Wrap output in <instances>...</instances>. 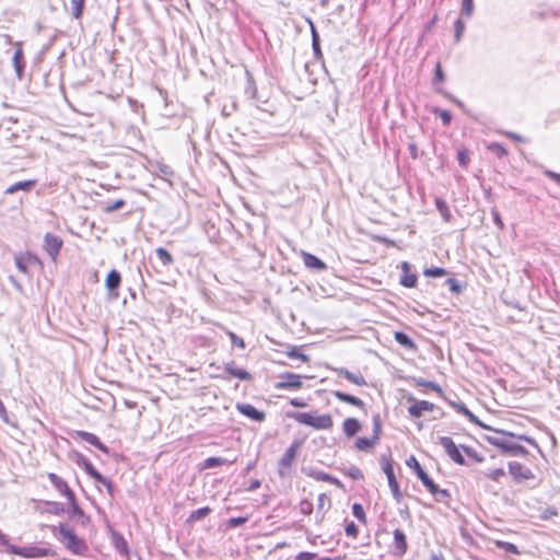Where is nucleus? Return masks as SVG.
I'll list each match as a JSON object with an SVG mask.
<instances>
[{"mask_svg": "<svg viewBox=\"0 0 560 560\" xmlns=\"http://www.w3.org/2000/svg\"><path fill=\"white\" fill-rule=\"evenodd\" d=\"M226 463H228V459H225L223 457H208L203 460L202 468L210 469V468L222 466Z\"/></svg>", "mask_w": 560, "mask_h": 560, "instance_id": "f704fd0d", "label": "nucleus"}, {"mask_svg": "<svg viewBox=\"0 0 560 560\" xmlns=\"http://www.w3.org/2000/svg\"><path fill=\"white\" fill-rule=\"evenodd\" d=\"M395 340L402 347L407 349H415L416 345L412 341V339L402 331H396L395 332Z\"/></svg>", "mask_w": 560, "mask_h": 560, "instance_id": "7c9ffc66", "label": "nucleus"}, {"mask_svg": "<svg viewBox=\"0 0 560 560\" xmlns=\"http://www.w3.org/2000/svg\"><path fill=\"white\" fill-rule=\"evenodd\" d=\"M94 480L96 482L102 483L106 488L107 493L109 494V497L114 498V495H115V486H114V483L112 482L110 479H108L107 477L103 476L100 472V478H94Z\"/></svg>", "mask_w": 560, "mask_h": 560, "instance_id": "4c0bfd02", "label": "nucleus"}, {"mask_svg": "<svg viewBox=\"0 0 560 560\" xmlns=\"http://www.w3.org/2000/svg\"><path fill=\"white\" fill-rule=\"evenodd\" d=\"M497 547L509 552V553H513V555H520V550L518 548L512 544V542H508V541H501V540H498L495 542Z\"/></svg>", "mask_w": 560, "mask_h": 560, "instance_id": "ea45409f", "label": "nucleus"}, {"mask_svg": "<svg viewBox=\"0 0 560 560\" xmlns=\"http://www.w3.org/2000/svg\"><path fill=\"white\" fill-rule=\"evenodd\" d=\"M446 284L448 285V289L451 292H453L455 294H459L462 292L463 288L455 278H448L446 280Z\"/></svg>", "mask_w": 560, "mask_h": 560, "instance_id": "3c124183", "label": "nucleus"}, {"mask_svg": "<svg viewBox=\"0 0 560 560\" xmlns=\"http://www.w3.org/2000/svg\"><path fill=\"white\" fill-rule=\"evenodd\" d=\"M381 464H382L383 471L385 472V475L387 477L388 486L390 488L393 497L396 499L397 502H399L401 499V493L399 490L398 481L395 477L392 459L383 455L381 457Z\"/></svg>", "mask_w": 560, "mask_h": 560, "instance_id": "423d86ee", "label": "nucleus"}, {"mask_svg": "<svg viewBox=\"0 0 560 560\" xmlns=\"http://www.w3.org/2000/svg\"><path fill=\"white\" fill-rule=\"evenodd\" d=\"M332 395L340 401L342 402H346V404H349V405H352V406H355L360 409H364L365 407V404L362 399L353 396V395H350V394H347L345 392H341V390H335L332 392Z\"/></svg>", "mask_w": 560, "mask_h": 560, "instance_id": "b1692460", "label": "nucleus"}, {"mask_svg": "<svg viewBox=\"0 0 560 560\" xmlns=\"http://www.w3.org/2000/svg\"><path fill=\"white\" fill-rule=\"evenodd\" d=\"M415 383L417 386L431 388L432 390L436 392L440 396L443 395L441 386L435 382L427 381L423 378H416Z\"/></svg>", "mask_w": 560, "mask_h": 560, "instance_id": "72a5a7b5", "label": "nucleus"}, {"mask_svg": "<svg viewBox=\"0 0 560 560\" xmlns=\"http://www.w3.org/2000/svg\"><path fill=\"white\" fill-rule=\"evenodd\" d=\"M237 377L241 381H250L253 378L252 374L244 369L236 368L234 361H230L224 365V373L219 375L218 377L229 381L230 377Z\"/></svg>", "mask_w": 560, "mask_h": 560, "instance_id": "4468645a", "label": "nucleus"}, {"mask_svg": "<svg viewBox=\"0 0 560 560\" xmlns=\"http://www.w3.org/2000/svg\"><path fill=\"white\" fill-rule=\"evenodd\" d=\"M300 512L304 515H310L313 511V503L308 500H302L299 504Z\"/></svg>", "mask_w": 560, "mask_h": 560, "instance_id": "5fc2aeb1", "label": "nucleus"}, {"mask_svg": "<svg viewBox=\"0 0 560 560\" xmlns=\"http://www.w3.org/2000/svg\"><path fill=\"white\" fill-rule=\"evenodd\" d=\"M288 416L296 420L299 423L312 427L316 430H328L334 425L332 418L328 413L314 416L310 412H292L288 413Z\"/></svg>", "mask_w": 560, "mask_h": 560, "instance_id": "7ed1b4c3", "label": "nucleus"}, {"mask_svg": "<svg viewBox=\"0 0 560 560\" xmlns=\"http://www.w3.org/2000/svg\"><path fill=\"white\" fill-rule=\"evenodd\" d=\"M247 522V517H242V516H238V517H231L228 522V525L231 527V528H235V527H238L243 524H245Z\"/></svg>", "mask_w": 560, "mask_h": 560, "instance_id": "e2e57ef3", "label": "nucleus"}, {"mask_svg": "<svg viewBox=\"0 0 560 560\" xmlns=\"http://www.w3.org/2000/svg\"><path fill=\"white\" fill-rule=\"evenodd\" d=\"M121 283V276L120 272L116 269H113L109 271V273L106 277L105 285L109 293H114V298L118 296V293L116 290L120 287Z\"/></svg>", "mask_w": 560, "mask_h": 560, "instance_id": "4be33fe9", "label": "nucleus"}, {"mask_svg": "<svg viewBox=\"0 0 560 560\" xmlns=\"http://www.w3.org/2000/svg\"><path fill=\"white\" fill-rule=\"evenodd\" d=\"M432 495L435 497L436 501L439 502H446L447 499L451 497L448 490L446 489H440V487L434 482V489L428 490Z\"/></svg>", "mask_w": 560, "mask_h": 560, "instance_id": "c9c22d12", "label": "nucleus"}, {"mask_svg": "<svg viewBox=\"0 0 560 560\" xmlns=\"http://www.w3.org/2000/svg\"><path fill=\"white\" fill-rule=\"evenodd\" d=\"M435 113L439 114L441 120H442V124L444 126H448L452 121V114L448 112V110H445V109H436Z\"/></svg>", "mask_w": 560, "mask_h": 560, "instance_id": "6e6d98bb", "label": "nucleus"}, {"mask_svg": "<svg viewBox=\"0 0 560 560\" xmlns=\"http://www.w3.org/2000/svg\"><path fill=\"white\" fill-rule=\"evenodd\" d=\"M394 535V553L396 556H404L406 552H407V549H408V542H407V538H406V535L405 533L399 529V528H396L393 533Z\"/></svg>", "mask_w": 560, "mask_h": 560, "instance_id": "6ab92c4d", "label": "nucleus"}, {"mask_svg": "<svg viewBox=\"0 0 560 560\" xmlns=\"http://www.w3.org/2000/svg\"><path fill=\"white\" fill-rule=\"evenodd\" d=\"M444 80H445V74L443 72L441 63L438 62L435 66L433 84H435L436 82H443Z\"/></svg>", "mask_w": 560, "mask_h": 560, "instance_id": "bf43d9fd", "label": "nucleus"}, {"mask_svg": "<svg viewBox=\"0 0 560 560\" xmlns=\"http://www.w3.org/2000/svg\"><path fill=\"white\" fill-rule=\"evenodd\" d=\"M303 472L318 481H326L331 485L341 486V482L334 476L315 468H303Z\"/></svg>", "mask_w": 560, "mask_h": 560, "instance_id": "a211bd4d", "label": "nucleus"}, {"mask_svg": "<svg viewBox=\"0 0 560 560\" xmlns=\"http://www.w3.org/2000/svg\"><path fill=\"white\" fill-rule=\"evenodd\" d=\"M63 245V241L60 236L46 233L44 236V249L48 254V256L51 258L52 261H56L57 256L60 253V249Z\"/></svg>", "mask_w": 560, "mask_h": 560, "instance_id": "0eeeda50", "label": "nucleus"}, {"mask_svg": "<svg viewBox=\"0 0 560 560\" xmlns=\"http://www.w3.org/2000/svg\"><path fill=\"white\" fill-rule=\"evenodd\" d=\"M126 205V201L124 199H118L114 201L113 203H106L103 208L105 212H113L120 208H122Z\"/></svg>", "mask_w": 560, "mask_h": 560, "instance_id": "09e8293b", "label": "nucleus"}, {"mask_svg": "<svg viewBox=\"0 0 560 560\" xmlns=\"http://www.w3.org/2000/svg\"><path fill=\"white\" fill-rule=\"evenodd\" d=\"M9 552L18 556H22L25 558H38L47 556L49 552V549L47 548H40L36 546H28V547H19V546H10Z\"/></svg>", "mask_w": 560, "mask_h": 560, "instance_id": "9b49d317", "label": "nucleus"}, {"mask_svg": "<svg viewBox=\"0 0 560 560\" xmlns=\"http://www.w3.org/2000/svg\"><path fill=\"white\" fill-rule=\"evenodd\" d=\"M460 447L467 454V456L474 458L476 462L481 463L483 460V457L480 456L475 450L465 445H462Z\"/></svg>", "mask_w": 560, "mask_h": 560, "instance_id": "13d9d810", "label": "nucleus"}, {"mask_svg": "<svg viewBox=\"0 0 560 560\" xmlns=\"http://www.w3.org/2000/svg\"><path fill=\"white\" fill-rule=\"evenodd\" d=\"M48 479L57 491L63 494L68 500H72L74 492L69 488L68 483L55 472L48 474Z\"/></svg>", "mask_w": 560, "mask_h": 560, "instance_id": "f3484780", "label": "nucleus"}, {"mask_svg": "<svg viewBox=\"0 0 560 560\" xmlns=\"http://www.w3.org/2000/svg\"><path fill=\"white\" fill-rule=\"evenodd\" d=\"M381 430H382L381 417H380V415H374L373 416V436L372 438L376 442L380 440Z\"/></svg>", "mask_w": 560, "mask_h": 560, "instance_id": "a18cd8bd", "label": "nucleus"}, {"mask_svg": "<svg viewBox=\"0 0 560 560\" xmlns=\"http://www.w3.org/2000/svg\"><path fill=\"white\" fill-rule=\"evenodd\" d=\"M317 557L314 552L302 551L296 555L295 560H314Z\"/></svg>", "mask_w": 560, "mask_h": 560, "instance_id": "338daca9", "label": "nucleus"}, {"mask_svg": "<svg viewBox=\"0 0 560 560\" xmlns=\"http://www.w3.org/2000/svg\"><path fill=\"white\" fill-rule=\"evenodd\" d=\"M509 472L516 482H522L524 480L534 478L532 469L518 462L509 463Z\"/></svg>", "mask_w": 560, "mask_h": 560, "instance_id": "ddd939ff", "label": "nucleus"}, {"mask_svg": "<svg viewBox=\"0 0 560 560\" xmlns=\"http://www.w3.org/2000/svg\"><path fill=\"white\" fill-rule=\"evenodd\" d=\"M236 409L241 415L254 421L262 422L266 419V413L264 411L258 410L250 404L238 402L236 404Z\"/></svg>", "mask_w": 560, "mask_h": 560, "instance_id": "2eb2a0df", "label": "nucleus"}, {"mask_svg": "<svg viewBox=\"0 0 560 560\" xmlns=\"http://www.w3.org/2000/svg\"><path fill=\"white\" fill-rule=\"evenodd\" d=\"M71 508H72V515L73 516H77V517H83L84 516V512L83 510L79 506L77 500H75V494L72 495V500H68Z\"/></svg>", "mask_w": 560, "mask_h": 560, "instance_id": "8fccbe9b", "label": "nucleus"}, {"mask_svg": "<svg viewBox=\"0 0 560 560\" xmlns=\"http://www.w3.org/2000/svg\"><path fill=\"white\" fill-rule=\"evenodd\" d=\"M114 545L119 552L125 555L128 552V544L122 536L114 535Z\"/></svg>", "mask_w": 560, "mask_h": 560, "instance_id": "79ce46f5", "label": "nucleus"}, {"mask_svg": "<svg viewBox=\"0 0 560 560\" xmlns=\"http://www.w3.org/2000/svg\"><path fill=\"white\" fill-rule=\"evenodd\" d=\"M510 438H516L518 440L525 441L528 444L539 448L537 442L533 438L527 436V435H515L512 432L495 430L494 434L485 436V439L488 443L501 448L503 452L508 453L509 455L526 456L528 453L527 450L523 445L516 444V443L510 441Z\"/></svg>", "mask_w": 560, "mask_h": 560, "instance_id": "f257e3e1", "label": "nucleus"}, {"mask_svg": "<svg viewBox=\"0 0 560 560\" xmlns=\"http://www.w3.org/2000/svg\"><path fill=\"white\" fill-rule=\"evenodd\" d=\"M345 472L348 477H350L353 480H361L364 477L362 470L357 466L348 467Z\"/></svg>", "mask_w": 560, "mask_h": 560, "instance_id": "49530a36", "label": "nucleus"}, {"mask_svg": "<svg viewBox=\"0 0 560 560\" xmlns=\"http://www.w3.org/2000/svg\"><path fill=\"white\" fill-rule=\"evenodd\" d=\"M407 400L411 402V405L408 407V413L412 418H420L424 411H433L436 409L434 404L427 400H418L412 396H409Z\"/></svg>", "mask_w": 560, "mask_h": 560, "instance_id": "6e6552de", "label": "nucleus"}, {"mask_svg": "<svg viewBox=\"0 0 560 560\" xmlns=\"http://www.w3.org/2000/svg\"><path fill=\"white\" fill-rule=\"evenodd\" d=\"M302 446V441H293L291 445L287 448L282 457L278 463V474L280 477H285L289 475L290 469L295 460L299 450Z\"/></svg>", "mask_w": 560, "mask_h": 560, "instance_id": "20e7f679", "label": "nucleus"}, {"mask_svg": "<svg viewBox=\"0 0 560 560\" xmlns=\"http://www.w3.org/2000/svg\"><path fill=\"white\" fill-rule=\"evenodd\" d=\"M402 276L400 278V284L405 288H413L417 284V275L410 272V264L408 261L401 262Z\"/></svg>", "mask_w": 560, "mask_h": 560, "instance_id": "412c9836", "label": "nucleus"}, {"mask_svg": "<svg viewBox=\"0 0 560 560\" xmlns=\"http://www.w3.org/2000/svg\"><path fill=\"white\" fill-rule=\"evenodd\" d=\"M210 512H211V509L209 506L200 508L190 513L188 521L189 522L200 521V520L205 518L207 515H209Z\"/></svg>", "mask_w": 560, "mask_h": 560, "instance_id": "e433bc0d", "label": "nucleus"}, {"mask_svg": "<svg viewBox=\"0 0 560 560\" xmlns=\"http://www.w3.org/2000/svg\"><path fill=\"white\" fill-rule=\"evenodd\" d=\"M302 258H303L304 265L308 269L316 270V271H324L327 269V265L322 259H319L317 256H315L313 254L302 252Z\"/></svg>", "mask_w": 560, "mask_h": 560, "instance_id": "aec40b11", "label": "nucleus"}, {"mask_svg": "<svg viewBox=\"0 0 560 560\" xmlns=\"http://www.w3.org/2000/svg\"><path fill=\"white\" fill-rule=\"evenodd\" d=\"M73 5H72V16L74 19H79L83 12V8H84V3L85 2H72Z\"/></svg>", "mask_w": 560, "mask_h": 560, "instance_id": "052dcab7", "label": "nucleus"}, {"mask_svg": "<svg viewBox=\"0 0 560 560\" xmlns=\"http://www.w3.org/2000/svg\"><path fill=\"white\" fill-rule=\"evenodd\" d=\"M279 381L275 384L276 389L281 390H298L302 388V378H310V376H302L300 374L284 372L279 374Z\"/></svg>", "mask_w": 560, "mask_h": 560, "instance_id": "39448f33", "label": "nucleus"}, {"mask_svg": "<svg viewBox=\"0 0 560 560\" xmlns=\"http://www.w3.org/2000/svg\"><path fill=\"white\" fill-rule=\"evenodd\" d=\"M335 371L358 386H365L368 384L361 373H352L345 368L335 369Z\"/></svg>", "mask_w": 560, "mask_h": 560, "instance_id": "bb28decb", "label": "nucleus"}, {"mask_svg": "<svg viewBox=\"0 0 560 560\" xmlns=\"http://www.w3.org/2000/svg\"><path fill=\"white\" fill-rule=\"evenodd\" d=\"M156 256L164 267H168L174 262L173 256L163 247L155 249Z\"/></svg>", "mask_w": 560, "mask_h": 560, "instance_id": "2f4dec72", "label": "nucleus"}, {"mask_svg": "<svg viewBox=\"0 0 560 560\" xmlns=\"http://www.w3.org/2000/svg\"><path fill=\"white\" fill-rule=\"evenodd\" d=\"M75 463L82 467L91 478H100V471L93 464L81 453H75Z\"/></svg>", "mask_w": 560, "mask_h": 560, "instance_id": "5701e85b", "label": "nucleus"}, {"mask_svg": "<svg viewBox=\"0 0 560 560\" xmlns=\"http://www.w3.org/2000/svg\"><path fill=\"white\" fill-rule=\"evenodd\" d=\"M439 444L443 446L446 454L458 465H465V458L450 436H439Z\"/></svg>", "mask_w": 560, "mask_h": 560, "instance_id": "9d476101", "label": "nucleus"}, {"mask_svg": "<svg viewBox=\"0 0 560 560\" xmlns=\"http://www.w3.org/2000/svg\"><path fill=\"white\" fill-rule=\"evenodd\" d=\"M446 273H447V271L441 267H431V268H427L423 271V275L425 277H432V278L442 277V276H445Z\"/></svg>", "mask_w": 560, "mask_h": 560, "instance_id": "37998d69", "label": "nucleus"}, {"mask_svg": "<svg viewBox=\"0 0 560 560\" xmlns=\"http://www.w3.org/2000/svg\"><path fill=\"white\" fill-rule=\"evenodd\" d=\"M310 26H311V33H312V48L313 52L316 59L322 58V50H320V44H319V35L315 28V25L311 20H308Z\"/></svg>", "mask_w": 560, "mask_h": 560, "instance_id": "c85d7f7f", "label": "nucleus"}, {"mask_svg": "<svg viewBox=\"0 0 560 560\" xmlns=\"http://www.w3.org/2000/svg\"><path fill=\"white\" fill-rule=\"evenodd\" d=\"M226 335L229 336V338L231 339L232 343L235 346V347H238L241 349H244L245 348V341L243 340V338L238 337L235 332L222 327Z\"/></svg>", "mask_w": 560, "mask_h": 560, "instance_id": "c03bdc74", "label": "nucleus"}, {"mask_svg": "<svg viewBox=\"0 0 560 560\" xmlns=\"http://www.w3.org/2000/svg\"><path fill=\"white\" fill-rule=\"evenodd\" d=\"M14 261L16 268L25 275H28L30 266H38L39 268L43 267L42 260L36 255L31 253L15 255Z\"/></svg>", "mask_w": 560, "mask_h": 560, "instance_id": "1a4fd4ad", "label": "nucleus"}, {"mask_svg": "<svg viewBox=\"0 0 560 560\" xmlns=\"http://www.w3.org/2000/svg\"><path fill=\"white\" fill-rule=\"evenodd\" d=\"M488 149L495 154L499 159L504 158L508 154V150L500 143L492 142L488 145Z\"/></svg>", "mask_w": 560, "mask_h": 560, "instance_id": "a19ab883", "label": "nucleus"}, {"mask_svg": "<svg viewBox=\"0 0 560 560\" xmlns=\"http://www.w3.org/2000/svg\"><path fill=\"white\" fill-rule=\"evenodd\" d=\"M35 179H28L23 182H18L11 186H9L5 190V195H13L18 191H31L36 186Z\"/></svg>", "mask_w": 560, "mask_h": 560, "instance_id": "393cba45", "label": "nucleus"}, {"mask_svg": "<svg viewBox=\"0 0 560 560\" xmlns=\"http://www.w3.org/2000/svg\"><path fill=\"white\" fill-rule=\"evenodd\" d=\"M59 540L74 555H84L88 551L86 542L78 537L74 530L68 525L60 523L58 526Z\"/></svg>", "mask_w": 560, "mask_h": 560, "instance_id": "f03ea898", "label": "nucleus"}, {"mask_svg": "<svg viewBox=\"0 0 560 560\" xmlns=\"http://www.w3.org/2000/svg\"><path fill=\"white\" fill-rule=\"evenodd\" d=\"M454 27H455V33H454L455 43H459L462 40V36L464 34V31H465V23H464L462 16H459L455 21Z\"/></svg>", "mask_w": 560, "mask_h": 560, "instance_id": "58836bf2", "label": "nucleus"}, {"mask_svg": "<svg viewBox=\"0 0 560 560\" xmlns=\"http://www.w3.org/2000/svg\"><path fill=\"white\" fill-rule=\"evenodd\" d=\"M317 501H318V503H317L318 512L323 511L325 509L326 504L329 505V499H328V497L325 493H320L318 495Z\"/></svg>", "mask_w": 560, "mask_h": 560, "instance_id": "69168bd1", "label": "nucleus"}, {"mask_svg": "<svg viewBox=\"0 0 560 560\" xmlns=\"http://www.w3.org/2000/svg\"><path fill=\"white\" fill-rule=\"evenodd\" d=\"M474 13V2H463L462 18L469 19Z\"/></svg>", "mask_w": 560, "mask_h": 560, "instance_id": "4d7b16f0", "label": "nucleus"}, {"mask_svg": "<svg viewBox=\"0 0 560 560\" xmlns=\"http://www.w3.org/2000/svg\"><path fill=\"white\" fill-rule=\"evenodd\" d=\"M465 417L472 423L483 428V429H487V430H491L490 427L486 425L483 422H481L478 417H476L470 410L465 415Z\"/></svg>", "mask_w": 560, "mask_h": 560, "instance_id": "680f3d73", "label": "nucleus"}, {"mask_svg": "<svg viewBox=\"0 0 560 560\" xmlns=\"http://www.w3.org/2000/svg\"><path fill=\"white\" fill-rule=\"evenodd\" d=\"M343 433L348 436H354L361 430V423L355 418H347L342 423Z\"/></svg>", "mask_w": 560, "mask_h": 560, "instance_id": "cd10ccee", "label": "nucleus"}, {"mask_svg": "<svg viewBox=\"0 0 560 560\" xmlns=\"http://www.w3.org/2000/svg\"><path fill=\"white\" fill-rule=\"evenodd\" d=\"M16 45H18V49L14 51L12 61H13V67H14L18 78L22 79L24 69H25V61H24L23 51L21 48V43H18Z\"/></svg>", "mask_w": 560, "mask_h": 560, "instance_id": "a878e982", "label": "nucleus"}, {"mask_svg": "<svg viewBox=\"0 0 560 560\" xmlns=\"http://www.w3.org/2000/svg\"><path fill=\"white\" fill-rule=\"evenodd\" d=\"M435 207H436L438 211L441 213L442 218L446 222H450L451 219H452V214H451V211L448 209V206H447L446 201L443 200L442 198H436L435 199Z\"/></svg>", "mask_w": 560, "mask_h": 560, "instance_id": "c756f323", "label": "nucleus"}, {"mask_svg": "<svg viewBox=\"0 0 560 560\" xmlns=\"http://www.w3.org/2000/svg\"><path fill=\"white\" fill-rule=\"evenodd\" d=\"M406 465L411 468L417 477L421 480L422 485L428 489H434V481L429 477V475L423 470L418 459L411 455L407 460Z\"/></svg>", "mask_w": 560, "mask_h": 560, "instance_id": "f8f14e48", "label": "nucleus"}, {"mask_svg": "<svg viewBox=\"0 0 560 560\" xmlns=\"http://www.w3.org/2000/svg\"><path fill=\"white\" fill-rule=\"evenodd\" d=\"M288 357L291 359H300L303 362H307L310 360L308 355L301 353L298 348L293 347L289 352Z\"/></svg>", "mask_w": 560, "mask_h": 560, "instance_id": "864d4df0", "label": "nucleus"}, {"mask_svg": "<svg viewBox=\"0 0 560 560\" xmlns=\"http://www.w3.org/2000/svg\"><path fill=\"white\" fill-rule=\"evenodd\" d=\"M457 160H458L459 165L466 166L468 161H469L467 152L465 150L458 151L457 152Z\"/></svg>", "mask_w": 560, "mask_h": 560, "instance_id": "774afa93", "label": "nucleus"}, {"mask_svg": "<svg viewBox=\"0 0 560 560\" xmlns=\"http://www.w3.org/2000/svg\"><path fill=\"white\" fill-rule=\"evenodd\" d=\"M74 435L83 440L84 442L93 445L104 454H109V448L96 436L95 434L86 431H75Z\"/></svg>", "mask_w": 560, "mask_h": 560, "instance_id": "dca6fc26", "label": "nucleus"}, {"mask_svg": "<svg viewBox=\"0 0 560 560\" xmlns=\"http://www.w3.org/2000/svg\"><path fill=\"white\" fill-rule=\"evenodd\" d=\"M486 476L491 480L499 481L501 477L505 476V471L502 468H494L486 472Z\"/></svg>", "mask_w": 560, "mask_h": 560, "instance_id": "603ef678", "label": "nucleus"}, {"mask_svg": "<svg viewBox=\"0 0 560 560\" xmlns=\"http://www.w3.org/2000/svg\"><path fill=\"white\" fill-rule=\"evenodd\" d=\"M345 532L347 536L357 537L359 530L354 522H350L346 525Z\"/></svg>", "mask_w": 560, "mask_h": 560, "instance_id": "0e129e2a", "label": "nucleus"}, {"mask_svg": "<svg viewBox=\"0 0 560 560\" xmlns=\"http://www.w3.org/2000/svg\"><path fill=\"white\" fill-rule=\"evenodd\" d=\"M352 513L360 522L365 523V512L360 503H354L352 505Z\"/></svg>", "mask_w": 560, "mask_h": 560, "instance_id": "de8ad7c7", "label": "nucleus"}, {"mask_svg": "<svg viewBox=\"0 0 560 560\" xmlns=\"http://www.w3.org/2000/svg\"><path fill=\"white\" fill-rule=\"evenodd\" d=\"M377 442L371 438V439H368V438H358L357 441H355V447L359 450V451H364V452H368L370 451L371 448H373V446L376 444Z\"/></svg>", "mask_w": 560, "mask_h": 560, "instance_id": "473e14b6", "label": "nucleus"}]
</instances>
